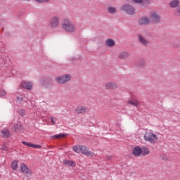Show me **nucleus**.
Instances as JSON below:
<instances>
[{
	"instance_id": "nucleus-9",
	"label": "nucleus",
	"mask_w": 180,
	"mask_h": 180,
	"mask_svg": "<svg viewBox=\"0 0 180 180\" xmlns=\"http://www.w3.org/2000/svg\"><path fill=\"white\" fill-rule=\"evenodd\" d=\"M150 16V23H160L161 22V17H160L158 13L153 12Z\"/></svg>"
},
{
	"instance_id": "nucleus-7",
	"label": "nucleus",
	"mask_w": 180,
	"mask_h": 180,
	"mask_svg": "<svg viewBox=\"0 0 180 180\" xmlns=\"http://www.w3.org/2000/svg\"><path fill=\"white\" fill-rule=\"evenodd\" d=\"M150 23H151V20L150 19V18L146 15L141 17L138 20V25L139 26H148V25H150Z\"/></svg>"
},
{
	"instance_id": "nucleus-11",
	"label": "nucleus",
	"mask_w": 180,
	"mask_h": 180,
	"mask_svg": "<svg viewBox=\"0 0 180 180\" xmlns=\"http://www.w3.org/2000/svg\"><path fill=\"white\" fill-rule=\"evenodd\" d=\"M87 110H88V108H86V107L84 105H79L76 107V108L75 109V112L77 115H84L85 114L86 112H87Z\"/></svg>"
},
{
	"instance_id": "nucleus-19",
	"label": "nucleus",
	"mask_w": 180,
	"mask_h": 180,
	"mask_svg": "<svg viewBox=\"0 0 180 180\" xmlns=\"http://www.w3.org/2000/svg\"><path fill=\"white\" fill-rule=\"evenodd\" d=\"M128 105H131V106H135L136 108H139V105H140V101L137 100H130L127 102Z\"/></svg>"
},
{
	"instance_id": "nucleus-22",
	"label": "nucleus",
	"mask_w": 180,
	"mask_h": 180,
	"mask_svg": "<svg viewBox=\"0 0 180 180\" xmlns=\"http://www.w3.org/2000/svg\"><path fill=\"white\" fill-rule=\"evenodd\" d=\"M148 154H150V150L148 149V148H141L142 155H148Z\"/></svg>"
},
{
	"instance_id": "nucleus-29",
	"label": "nucleus",
	"mask_w": 180,
	"mask_h": 180,
	"mask_svg": "<svg viewBox=\"0 0 180 180\" xmlns=\"http://www.w3.org/2000/svg\"><path fill=\"white\" fill-rule=\"evenodd\" d=\"M1 150H3V151H8L9 148H8V146H6V145H3L1 147Z\"/></svg>"
},
{
	"instance_id": "nucleus-14",
	"label": "nucleus",
	"mask_w": 180,
	"mask_h": 180,
	"mask_svg": "<svg viewBox=\"0 0 180 180\" xmlns=\"http://www.w3.org/2000/svg\"><path fill=\"white\" fill-rule=\"evenodd\" d=\"M118 57L121 60H126V58H128V57H130V53L127 51H122L119 53Z\"/></svg>"
},
{
	"instance_id": "nucleus-13",
	"label": "nucleus",
	"mask_w": 180,
	"mask_h": 180,
	"mask_svg": "<svg viewBox=\"0 0 180 180\" xmlns=\"http://www.w3.org/2000/svg\"><path fill=\"white\" fill-rule=\"evenodd\" d=\"M132 154L134 157H140V155H141V147H135L132 150Z\"/></svg>"
},
{
	"instance_id": "nucleus-27",
	"label": "nucleus",
	"mask_w": 180,
	"mask_h": 180,
	"mask_svg": "<svg viewBox=\"0 0 180 180\" xmlns=\"http://www.w3.org/2000/svg\"><path fill=\"white\" fill-rule=\"evenodd\" d=\"M3 137H9V131L8 129H4L1 132Z\"/></svg>"
},
{
	"instance_id": "nucleus-6",
	"label": "nucleus",
	"mask_w": 180,
	"mask_h": 180,
	"mask_svg": "<svg viewBox=\"0 0 180 180\" xmlns=\"http://www.w3.org/2000/svg\"><path fill=\"white\" fill-rule=\"evenodd\" d=\"M70 79L71 75H63L62 76H58L56 78L57 82H58V84H60L61 85L67 84V82H68Z\"/></svg>"
},
{
	"instance_id": "nucleus-35",
	"label": "nucleus",
	"mask_w": 180,
	"mask_h": 180,
	"mask_svg": "<svg viewBox=\"0 0 180 180\" xmlns=\"http://www.w3.org/2000/svg\"><path fill=\"white\" fill-rule=\"evenodd\" d=\"M110 158H112V156H110V157L109 158V160H110Z\"/></svg>"
},
{
	"instance_id": "nucleus-34",
	"label": "nucleus",
	"mask_w": 180,
	"mask_h": 180,
	"mask_svg": "<svg viewBox=\"0 0 180 180\" xmlns=\"http://www.w3.org/2000/svg\"><path fill=\"white\" fill-rule=\"evenodd\" d=\"M17 100L19 101L20 102H22V98L20 97H17Z\"/></svg>"
},
{
	"instance_id": "nucleus-16",
	"label": "nucleus",
	"mask_w": 180,
	"mask_h": 180,
	"mask_svg": "<svg viewBox=\"0 0 180 180\" xmlns=\"http://www.w3.org/2000/svg\"><path fill=\"white\" fill-rule=\"evenodd\" d=\"M22 144H23V146H27V147H32V148H41V146L40 145H34L33 143H27L25 141H22Z\"/></svg>"
},
{
	"instance_id": "nucleus-32",
	"label": "nucleus",
	"mask_w": 180,
	"mask_h": 180,
	"mask_svg": "<svg viewBox=\"0 0 180 180\" xmlns=\"http://www.w3.org/2000/svg\"><path fill=\"white\" fill-rule=\"evenodd\" d=\"M51 120L52 123H53V124H56V122L57 121V119H56V118L51 117Z\"/></svg>"
},
{
	"instance_id": "nucleus-2",
	"label": "nucleus",
	"mask_w": 180,
	"mask_h": 180,
	"mask_svg": "<svg viewBox=\"0 0 180 180\" xmlns=\"http://www.w3.org/2000/svg\"><path fill=\"white\" fill-rule=\"evenodd\" d=\"M62 29L67 33H74L77 30L75 25L70 20H64L62 23Z\"/></svg>"
},
{
	"instance_id": "nucleus-28",
	"label": "nucleus",
	"mask_w": 180,
	"mask_h": 180,
	"mask_svg": "<svg viewBox=\"0 0 180 180\" xmlns=\"http://www.w3.org/2000/svg\"><path fill=\"white\" fill-rule=\"evenodd\" d=\"M35 2H38V4H44L49 2L50 0H34Z\"/></svg>"
},
{
	"instance_id": "nucleus-30",
	"label": "nucleus",
	"mask_w": 180,
	"mask_h": 180,
	"mask_svg": "<svg viewBox=\"0 0 180 180\" xmlns=\"http://www.w3.org/2000/svg\"><path fill=\"white\" fill-rule=\"evenodd\" d=\"M65 134H58V135H55L53 136V139H60L61 137H65Z\"/></svg>"
},
{
	"instance_id": "nucleus-33",
	"label": "nucleus",
	"mask_w": 180,
	"mask_h": 180,
	"mask_svg": "<svg viewBox=\"0 0 180 180\" xmlns=\"http://www.w3.org/2000/svg\"><path fill=\"white\" fill-rule=\"evenodd\" d=\"M1 92V94H0L1 96H4V95H6V94L4 90H2Z\"/></svg>"
},
{
	"instance_id": "nucleus-25",
	"label": "nucleus",
	"mask_w": 180,
	"mask_h": 180,
	"mask_svg": "<svg viewBox=\"0 0 180 180\" xmlns=\"http://www.w3.org/2000/svg\"><path fill=\"white\" fill-rule=\"evenodd\" d=\"M72 150L75 153L79 154L81 153V146H75L72 147Z\"/></svg>"
},
{
	"instance_id": "nucleus-36",
	"label": "nucleus",
	"mask_w": 180,
	"mask_h": 180,
	"mask_svg": "<svg viewBox=\"0 0 180 180\" xmlns=\"http://www.w3.org/2000/svg\"><path fill=\"white\" fill-rule=\"evenodd\" d=\"M24 1H30V0H24Z\"/></svg>"
},
{
	"instance_id": "nucleus-1",
	"label": "nucleus",
	"mask_w": 180,
	"mask_h": 180,
	"mask_svg": "<svg viewBox=\"0 0 180 180\" xmlns=\"http://www.w3.org/2000/svg\"><path fill=\"white\" fill-rule=\"evenodd\" d=\"M143 139L147 143L155 144L158 141V135L151 131H148L145 133Z\"/></svg>"
},
{
	"instance_id": "nucleus-24",
	"label": "nucleus",
	"mask_w": 180,
	"mask_h": 180,
	"mask_svg": "<svg viewBox=\"0 0 180 180\" xmlns=\"http://www.w3.org/2000/svg\"><path fill=\"white\" fill-rule=\"evenodd\" d=\"M159 158L162 161H168V160H169V157H168V155L166 154H162Z\"/></svg>"
},
{
	"instance_id": "nucleus-15",
	"label": "nucleus",
	"mask_w": 180,
	"mask_h": 180,
	"mask_svg": "<svg viewBox=\"0 0 180 180\" xmlns=\"http://www.w3.org/2000/svg\"><path fill=\"white\" fill-rule=\"evenodd\" d=\"M169 6L172 8H178L179 6V0H172L169 3Z\"/></svg>"
},
{
	"instance_id": "nucleus-20",
	"label": "nucleus",
	"mask_w": 180,
	"mask_h": 180,
	"mask_svg": "<svg viewBox=\"0 0 180 180\" xmlns=\"http://www.w3.org/2000/svg\"><path fill=\"white\" fill-rule=\"evenodd\" d=\"M13 130L17 133H19V131H22V130H23V127L20 124H17L13 126Z\"/></svg>"
},
{
	"instance_id": "nucleus-21",
	"label": "nucleus",
	"mask_w": 180,
	"mask_h": 180,
	"mask_svg": "<svg viewBox=\"0 0 180 180\" xmlns=\"http://www.w3.org/2000/svg\"><path fill=\"white\" fill-rule=\"evenodd\" d=\"M105 44L108 47H113L115 46V41L112 39H108L105 40Z\"/></svg>"
},
{
	"instance_id": "nucleus-4",
	"label": "nucleus",
	"mask_w": 180,
	"mask_h": 180,
	"mask_svg": "<svg viewBox=\"0 0 180 180\" xmlns=\"http://www.w3.org/2000/svg\"><path fill=\"white\" fill-rule=\"evenodd\" d=\"M60 25V17L54 15L49 20V27L56 29Z\"/></svg>"
},
{
	"instance_id": "nucleus-10",
	"label": "nucleus",
	"mask_w": 180,
	"mask_h": 180,
	"mask_svg": "<svg viewBox=\"0 0 180 180\" xmlns=\"http://www.w3.org/2000/svg\"><path fill=\"white\" fill-rule=\"evenodd\" d=\"M63 164L65 167H69L70 168H75V167H77V162H75V161L68 159L63 160Z\"/></svg>"
},
{
	"instance_id": "nucleus-17",
	"label": "nucleus",
	"mask_w": 180,
	"mask_h": 180,
	"mask_svg": "<svg viewBox=\"0 0 180 180\" xmlns=\"http://www.w3.org/2000/svg\"><path fill=\"white\" fill-rule=\"evenodd\" d=\"M105 88L107 89H117V84H116L115 82H108L105 84Z\"/></svg>"
},
{
	"instance_id": "nucleus-8",
	"label": "nucleus",
	"mask_w": 180,
	"mask_h": 180,
	"mask_svg": "<svg viewBox=\"0 0 180 180\" xmlns=\"http://www.w3.org/2000/svg\"><path fill=\"white\" fill-rule=\"evenodd\" d=\"M80 153L84 155H86V157H94V155H95V153L89 150V148L85 146H81Z\"/></svg>"
},
{
	"instance_id": "nucleus-3",
	"label": "nucleus",
	"mask_w": 180,
	"mask_h": 180,
	"mask_svg": "<svg viewBox=\"0 0 180 180\" xmlns=\"http://www.w3.org/2000/svg\"><path fill=\"white\" fill-rule=\"evenodd\" d=\"M120 9L127 15H131L136 13V9L130 4H124L120 7Z\"/></svg>"
},
{
	"instance_id": "nucleus-23",
	"label": "nucleus",
	"mask_w": 180,
	"mask_h": 180,
	"mask_svg": "<svg viewBox=\"0 0 180 180\" xmlns=\"http://www.w3.org/2000/svg\"><path fill=\"white\" fill-rule=\"evenodd\" d=\"M11 168L13 171H18V161L14 160L12 162Z\"/></svg>"
},
{
	"instance_id": "nucleus-5",
	"label": "nucleus",
	"mask_w": 180,
	"mask_h": 180,
	"mask_svg": "<svg viewBox=\"0 0 180 180\" xmlns=\"http://www.w3.org/2000/svg\"><path fill=\"white\" fill-rule=\"evenodd\" d=\"M20 171L27 176H32V175H33V172L32 171V169H30L29 167L25 163L20 164Z\"/></svg>"
},
{
	"instance_id": "nucleus-18",
	"label": "nucleus",
	"mask_w": 180,
	"mask_h": 180,
	"mask_svg": "<svg viewBox=\"0 0 180 180\" xmlns=\"http://www.w3.org/2000/svg\"><path fill=\"white\" fill-rule=\"evenodd\" d=\"M21 86H22V88H26L27 89L30 90L33 87V84H32L31 82H24L21 84Z\"/></svg>"
},
{
	"instance_id": "nucleus-26",
	"label": "nucleus",
	"mask_w": 180,
	"mask_h": 180,
	"mask_svg": "<svg viewBox=\"0 0 180 180\" xmlns=\"http://www.w3.org/2000/svg\"><path fill=\"white\" fill-rule=\"evenodd\" d=\"M108 11L110 13H111L112 15L115 14L117 11L116 7H112V6L108 7Z\"/></svg>"
},
{
	"instance_id": "nucleus-31",
	"label": "nucleus",
	"mask_w": 180,
	"mask_h": 180,
	"mask_svg": "<svg viewBox=\"0 0 180 180\" xmlns=\"http://www.w3.org/2000/svg\"><path fill=\"white\" fill-rule=\"evenodd\" d=\"M143 0H133L134 4H143Z\"/></svg>"
},
{
	"instance_id": "nucleus-12",
	"label": "nucleus",
	"mask_w": 180,
	"mask_h": 180,
	"mask_svg": "<svg viewBox=\"0 0 180 180\" xmlns=\"http://www.w3.org/2000/svg\"><path fill=\"white\" fill-rule=\"evenodd\" d=\"M138 41L142 46H148L149 44L148 39L144 38L143 35L138 36Z\"/></svg>"
}]
</instances>
